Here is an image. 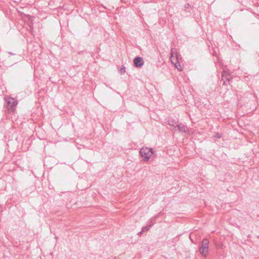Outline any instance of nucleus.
<instances>
[{"mask_svg":"<svg viewBox=\"0 0 259 259\" xmlns=\"http://www.w3.org/2000/svg\"><path fill=\"white\" fill-rule=\"evenodd\" d=\"M134 66L136 67H141L144 64V61L143 58L137 56L134 59Z\"/></svg>","mask_w":259,"mask_h":259,"instance_id":"obj_3","label":"nucleus"},{"mask_svg":"<svg viewBox=\"0 0 259 259\" xmlns=\"http://www.w3.org/2000/svg\"><path fill=\"white\" fill-rule=\"evenodd\" d=\"M155 223L154 220H151L150 222V224L144 227H142V230L144 232H147L150 228L153 225V224Z\"/></svg>","mask_w":259,"mask_h":259,"instance_id":"obj_6","label":"nucleus"},{"mask_svg":"<svg viewBox=\"0 0 259 259\" xmlns=\"http://www.w3.org/2000/svg\"><path fill=\"white\" fill-rule=\"evenodd\" d=\"M140 153L141 156L144 158V161H148L151 155L154 153V151L152 148L143 147L141 149Z\"/></svg>","mask_w":259,"mask_h":259,"instance_id":"obj_2","label":"nucleus"},{"mask_svg":"<svg viewBox=\"0 0 259 259\" xmlns=\"http://www.w3.org/2000/svg\"><path fill=\"white\" fill-rule=\"evenodd\" d=\"M15 164L17 165V166H18L19 167H22L21 166V164H20V163H21V160L20 159H18L16 161H15Z\"/></svg>","mask_w":259,"mask_h":259,"instance_id":"obj_9","label":"nucleus"},{"mask_svg":"<svg viewBox=\"0 0 259 259\" xmlns=\"http://www.w3.org/2000/svg\"><path fill=\"white\" fill-rule=\"evenodd\" d=\"M190 7V5L189 4H186L185 5V9H188L189 7Z\"/></svg>","mask_w":259,"mask_h":259,"instance_id":"obj_12","label":"nucleus"},{"mask_svg":"<svg viewBox=\"0 0 259 259\" xmlns=\"http://www.w3.org/2000/svg\"><path fill=\"white\" fill-rule=\"evenodd\" d=\"M214 137L216 139H220L222 137V135L219 133H215Z\"/></svg>","mask_w":259,"mask_h":259,"instance_id":"obj_10","label":"nucleus"},{"mask_svg":"<svg viewBox=\"0 0 259 259\" xmlns=\"http://www.w3.org/2000/svg\"><path fill=\"white\" fill-rule=\"evenodd\" d=\"M173 50H174V49H171V57L173 56Z\"/></svg>","mask_w":259,"mask_h":259,"instance_id":"obj_14","label":"nucleus"},{"mask_svg":"<svg viewBox=\"0 0 259 259\" xmlns=\"http://www.w3.org/2000/svg\"><path fill=\"white\" fill-rule=\"evenodd\" d=\"M209 241L208 239L204 238L202 240L201 246L199 248L200 253L204 257L207 256L208 254V246Z\"/></svg>","mask_w":259,"mask_h":259,"instance_id":"obj_1","label":"nucleus"},{"mask_svg":"<svg viewBox=\"0 0 259 259\" xmlns=\"http://www.w3.org/2000/svg\"><path fill=\"white\" fill-rule=\"evenodd\" d=\"M228 75V73L226 71H224L222 73V77L223 78H224L225 79V80L224 81V82H223V85H226V82H229L230 80V77H226V76H227Z\"/></svg>","mask_w":259,"mask_h":259,"instance_id":"obj_7","label":"nucleus"},{"mask_svg":"<svg viewBox=\"0 0 259 259\" xmlns=\"http://www.w3.org/2000/svg\"><path fill=\"white\" fill-rule=\"evenodd\" d=\"M6 103L8 108H11L12 109L16 107L18 104L17 101L12 98L6 99Z\"/></svg>","mask_w":259,"mask_h":259,"instance_id":"obj_4","label":"nucleus"},{"mask_svg":"<svg viewBox=\"0 0 259 259\" xmlns=\"http://www.w3.org/2000/svg\"><path fill=\"white\" fill-rule=\"evenodd\" d=\"M168 123L169 125L176 127V124H178V122L175 121L173 119H169L168 120Z\"/></svg>","mask_w":259,"mask_h":259,"instance_id":"obj_8","label":"nucleus"},{"mask_svg":"<svg viewBox=\"0 0 259 259\" xmlns=\"http://www.w3.org/2000/svg\"><path fill=\"white\" fill-rule=\"evenodd\" d=\"M176 125H177L176 127H178L179 131L184 132V133H187L188 132V128L186 125H185L183 123H178V124H176Z\"/></svg>","mask_w":259,"mask_h":259,"instance_id":"obj_5","label":"nucleus"},{"mask_svg":"<svg viewBox=\"0 0 259 259\" xmlns=\"http://www.w3.org/2000/svg\"><path fill=\"white\" fill-rule=\"evenodd\" d=\"M9 54L10 55H14V54H13V53H12V52H9Z\"/></svg>","mask_w":259,"mask_h":259,"instance_id":"obj_15","label":"nucleus"},{"mask_svg":"<svg viewBox=\"0 0 259 259\" xmlns=\"http://www.w3.org/2000/svg\"><path fill=\"white\" fill-rule=\"evenodd\" d=\"M125 67L123 66V67H122V68H121L119 70V72H120V73L121 74H124V73H125Z\"/></svg>","mask_w":259,"mask_h":259,"instance_id":"obj_11","label":"nucleus"},{"mask_svg":"<svg viewBox=\"0 0 259 259\" xmlns=\"http://www.w3.org/2000/svg\"><path fill=\"white\" fill-rule=\"evenodd\" d=\"M143 231H142V230L141 231H140V232H139V233H138V235H141L143 234Z\"/></svg>","mask_w":259,"mask_h":259,"instance_id":"obj_13","label":"nucleus"}]
</instances>
